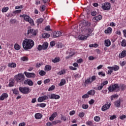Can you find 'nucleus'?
<instances>
[{
	"label": "nucleus",
	"instance_id": "nucleus-1",
	"mask_svg": "<svg viewBox=\"0 0 126 126\" xmlns=\"http://www.w3.org/2000/svg\"><path fill=\"white\" fill-rule=\"evenodd\" d=\"M86 25V22H84L83 23H81L80 24V26H81V34L78 36V39L79 40H81L84 41L86 40L87 38L91 36V33L93 32V30L92 29L88 28V27L85 26Z\"/></svg>",
	"mask_w": 126,
	"mask_h": 126
},
{
	"label": "nucleus",
	"instance_id": "nucleus-2",
	"mask_svg": "<svg viewBox=\"0 0 126 126\" xmlns=\"http://www.w3.org/2000/svg\"><path fill=\"white\" fill-rule=\"evenodd\" d=\"M34 41L32 39H26L23 41L22 45L24 50H30L34 47Z\"/></svg>",
	"mask_w": 126,
	"mask_h": 126
},
{
	"label": "nucleus",
	"instance_id": "nucleus-3",
	"mask_svg": "<svg viewBox=\"0 0 126 126\" xmlns=\"http://www.w3.org/2000/svg\"><path fill=\"white\" fill-rule=\"evenodd\" d=\"M109 92H118L120 91V86H119V84H113L110 86L108 88Z\"/></svg>",
	"mask_w": 126,
	"mask_h": 126
},
{
	"label": "nucleus",
	"instance_id": "nucleus-4",
	"mask_svg": "<svg viewBox=\"0 0 126 126\" xmlns=\"http://www.w3.org/2000/svg\"><path fill=\"white\" fill-rule=\"evenodd\" d=\"M107 68L109 69L108 74L111 75L113 73V71H118L120 69V66L117 65H114L113 66H108Z\"/></svg>",
	"mask_w": 126,
	"mask_h": 126
},
{
	"label": "nucleus",
	"instance_id": "nucleus-5",
	"mask_svg": "<svg viewBox=\"0 0 126 126\" xmlns=\"http://www.w3.org/2000/svg\"><path fill=\"white\" fill-rule=\"evenodd\" d=\"M15 79L18 82H22L25 79V76L22 73H19L15 76Z\"/></svg>",
	"mask_w": 126,
	"mask_h": 126
},
{
	"label": "nucleus",
	"instance_id": "nucleus-6",
	"mask_svg": "<svg viewBox=\"0 0 126 126\" xmlns=\"http://www.w3.org/2000/svg\"><path fill=\"white\" fill-rule=\"evenodd\" d=\"M19 91L23 93V94H28L30 93L31 90L28 87H19Z\"/></svg>",
	"mask_w": 126,
	"mask_h": 126
},
{
	"label": "nucleus",
	"instance_id": "nucleus-7",
	"mask_svg": "<svg viewBox=\"0 0 126 126\" xmlns=\"http://www.w3.org/2000/svg\"><path fill=\"white\" fill-rule=\"evenodd\" d=\"M102 8L104 10H110L111 9V4L109 2H105L102 4Z\"/></svg>",
	"mask_w": 126,
	"mask_h": 126
},
{
	"label": "nucleus",
	"instance_id": "nucleus-8",
	"mask_svg": "<svg viewBox=\"0 0 126 126\" xmlns=\"http://www.w3.org/2000/svg\"><path fill=\"white\" fill-rule=\"evenodd\" d=\"M96 80V76H93L91 78H88L87 80H85V84H91L92 82Z\"/></svg>",
	"mask_w": 126,
	"mask_h": 126
},
{
	"label": "nucleus",
	"instance_id": "nucleus-9",
	"mask_svg": "<svg viewBox=\"0 0 126 126\" xmlns=\"http://www.w3.org/2000/svg\"><path fill=\"white\" fill-rule=\"evenodd\" d=\"M24 74H25L28 78H34V77H36V74L34 73L24 72Z\"/></svg>",
	"mask_w": 126,
	"mask_h": 126
},
{
	"label": "nucleus",
	"instance_id": "nucleus-10",
	"mask_svg": "<svg viewBox=\"0 0 126 126\" xmlns=\"http://www.w3.org/2000/svg\"><path fill=\"white\" fill-rule=\"evenodd\" d=\"M37 33H38V30L30 29L28 30L27 34L30 35H30H32V36H36Z\"/></svg>",
	"mask_w": 126,
	"mask_h": 126
},
{
	"label": "nucleus",
	"instance_id": "nucleus-11",
	"mask_svg": "<svg viewBox=\"0 0 126 126\" xmlns=\"http://www.w3.org/2000/svg\"><path fill=\"white\" fill-rule=\"evenodd\" d=\"M63 36V33L61 32H54L52 33V37L53 38H57V37H60Z\"/></svg>",
	"mask_w": 126,
	"mask_h": 126
},
{
	"label": "nucleus",
	"instance_id": "nucleus-12",
	"mask_svg": "<svg viewBox=\"0 0 126 126\" xmlns=\"http://www.w3.org/2000/svg\"><path fill=\"white\" fill-rule=\"evenodd\" d=\"M111 103H109V104H105V105L102 106L101 108V110L103 111V112H105V111H106V110L110 109V107H111Z\"/></svg>",
	"mask_w": 126,
	"mask_h": 126
},
{
	"label": "nucleus",
	"instance_id": "nucleus-13",
	"mask_svg": "<svg viewBox=\"0 0 126 126\" xmlns=\"http://www.w3.org/2000/svg\"><path fill=\"white\" fill-rule=\"evenodd\" d=\"M48 99H49V97H48V96L44 95L38 97V98L37 99V101L39 103H41L42 102H44L45 100H48Z\"/></svg>",
	"mask_w": 126,
	"mask_h": 126
},
{
	"label": "nucleus",
	"instance_id": "nucleus-14",
	"mask_svg": "<svg viewBox=\"0 0 126 126\" xmlns=\"http://www.w3.org/2000/svg\"><path fill=\"white\" fill-rule=\"evenodd\" d=\"M48 96L49 99H55V100H58L61 98V96L54 94H51L50 95H49Z\"/></svg>",
	"mask_w": 126,
	"mask_h": 126
},
{
	"label": "nucleus",
	"instance_id": "nucleus-15",
	"mask_svg": "<svg viewBox=\"0 0 126 126\" xmlns=\"http://www.w3.org/2000/svg\"><path fill=\"white\" fill-rule=\"evenodd\" d=\"M24 84L25 85H29V86H33V81L31 79H27L24 82Z\"/></svg>",
	"mask_w": 126,
	"mask_h": 126
},
{
	"label": "nucleus",
	"instance_id": "nucleus-16",
	"mask_svg": "<svg viewBox=\"0 0 126 126\" xmlns=\"http://www.w3.org/2000/svg\"><path fill=\"white\" fill-rule=\"evenodd\" d=\"M20 17H23V18H24V20H25V21H26L27 22L31 18V17H30V16H28V15L26 14H23L21 15L20 16Z\"/></svg>",
	"mask_w": 126,
	"mask_h": 126
},
{
	"label": "nucleus",
	"instance_id": "nucleus-17",
	"mask_svg": "<svg viewBox=\"0 0 126 126\" xmlns=\"http://www.w3.org/2000/svg\"><path fill=\"white\" fill-rule=\"evenodd\" d=\"M34 118L36 120H41L43 118V115L40 113H36L34 115Z\"/></svg>",
	"mask_w": 126,
	"mask_h": 126
},
{
	"label": "nucleus",
	"instance_id": "nucleus-18",
	"mask_svg": "<svg viewBox=\"0 0 126 126\" xmlns=\"http://www.w3.org/2000/svg\"><path fill=\"white\" fill-rule=\"evenodd\" d=\"M58 116V113L57 112H54L53 114H52L50 117H49V121H54L55 118Z\"/></svg>",
	"mask_w": 126,
	"mask_h": 126
},
{
	"label": "nucleus",
	"instance_id": "nucleus-19",
	"mask_svg": "<svg viewBox=\"0 0 126 126\" xmlns=\"http://www.w3.org/2000/svg\"><path fill=\"white\" fill-rule=\"evenodd\" d=\"M104 45L105 47H110L111 46V41L110 39H105L104 40Z\"/></svg>",
	"mask_w": 126,
	"mask_h": 126
},
{
	"label": "nucleus",
	"instance_id": "nucleus-20",
	"mask_svg": "<svg viewBox=\"0 0 126 126\" xmlns=\"http://www.w3.org/2000/svg\"><path fill=\"white\" fill-rule=\"evenodd\" d=\"M125 57H126V50H124L122 53L119 54V58H120V59H123V58H125Z\"/></svg>",
	"mask_w": 126,
	"mask_h": 126
},
{
	"label": "nucleus",
	"instance_id": "nucleus-21",
	"mask_svg": "<svg viewBox=\"0 0 126 126\" xmlns=\"http://www.w3.org/2000/svg\"><path fill=\"white\" fill-rule=\"evenodd\" d=\"M8 97V95L6 93H4L1 94V95L0 96V100H1L2 101L3 100V99H6V98H7Z\"/></svg>",
	"mask_w": 126,
	"mask_h": 126
},
{
	"label": "nucleus",
	"instance_id": "nucleus-22",
	"mask_svg": "<svg viewBox=\"0 0 126 126\" xmlns=\"http://www.w3.org/2000/svg\"><path fill=\"white\" fill-rule=\"evenodd\" d=\"M65 83H66V81H65V79H62L61 80L60 83L59 84V86H63Z\"/></svg>",
	"mask_w": 126,
	"mask_h": 126
},
{
	"label": "nucleus",
	"instance_id": "nucleus-23",
	"mask_svg": "<svg viewBox=\"0 0 126 126\" xmlns=\"http://www.w3.org/2000/svg\"><path fill=\"white\" fill-rule=\"evenodd\" d=\"M102 19V16L101 15H98L97 16H95L93 18L94 21H98L99 20H101Z\"/></svg>",
	"mask_w": 126,
	"mask_h": 126
},
{
	"label": "nucleus",
	"instance_id": "nucleus-24",
	"mask_svg": "<svg viewBox=\"0 0 126 126\" xmlns=\"http://www.w3.org/2000/svg\"><path fill=\"white\" fill-rule=\"evenodd\" d=\"M65 73H66V69H63L59 71L57 74L58 75H63V74H65Z\"/></svg>",
	"mask_w": 126,
	"mask_h": 126
},
{
	"label": "nucleus",
	"instance_id": "nucleus-25",
	"mask_svg": "<svg viewBox=\"0 0 126 126\" xmlns=\"http://www.w3.org/2000/svg\"><path fill=\"white\" fill-rule=\"evenodd\" d=\"M104 32L105 34H111L112 33V28L108 27L107 29L105 30Z\"/></svg>",
	"mask_w": 126,
	"mask_h": 126
},
{
	"label": "nucleus",
	"instance_id": "nucleus-26",
	"mask_svg": "<svg viewBox=\"0 0 126 126\" xmlns=\"http://www.w3.org/2000/svg\"><path fill=\"white\" fill-rule=\"evenodd\" d=\"M61 61V58L60 57H56L54 59L52 60V62L54 63H59Z\"/></svg>",
	"mask_w": 126,
	"mask_h": 126
},
{
	"label": "nucleus",
	"instance_id": "nucleus-27",
	"mask_svg": "<svg viewBox=\"0 0 126 126\" xmlns=\"http://www.w3.org/2000/svg\"><path fill=\"white\" fill-rule=\"evenodd\" d=\"M96 92L94 90H92L88 92V95H91V96H93V95H95Z\"/></svg>",
	"mask_w": 126,
	"mask_h": 126
},
{
	"label": "nucleus",
	"instance_id": "nucleus-28",
	"mask_svg": "<svg viewBox=\"0 0 126 126\" xmlns=\"http://www.w3.org/2000/svg\"><path fill=\"white\" fill-rule=\"evenodd\" d=\"M27 22H29L31 24V26H35V23H34V20L32 18H30Z\"/></svg>",
	"mask_w": 126,
	"mask_h": 126
},
{
	"label": "nucleus",
	"instance_id": "nucleus-29",
	"mask_svg": "<svg viewBox=\"0 0 126 126\" xmlns=\"http://www.w3.org/2000/svg\"><path fill=\"white\" fill-rule=\"evenodd\" d=\"M51 69H52V66H51V65H45V68H44V70H45V71H50Z\"/></svg>",
	"mask_w": 126,
	"mask_h": 126
},
{
	"label": "nucleus",
	"instance_id": "nucleus-30",
	"mask_svg": "<svg viewBox=\"0 0 126 126\" xmlns=\"http://www.w3.org/2000/svg\"><path fill=\"white\" fill-rule=\"evenodd\" d=\"M115 105L118 108H120V106H121V100H117L114 102Z\"/></svg>",
	"mask_w": 126,
	"mask_h": 126
},
{
	"label": "nucleus",
	"instance_id": "nucleus-31",
	"mask_svg": "<svg viewBox=\"0 0 126 126\" xmlns=\"http://www.w3.org/2000/svg\"><path fill=\"white\" fill-rule=\"evenodd\" d=\"M103 87H104V86H103L102 84H100L99 85L97 86V88H94V89L95 90H102V89H103Z\"/></svg>",
	"mask_w": 126,
	"mask_h": 126
},
{
	"label": "nucleus",
	"instance_id": "nucleus-32",
	"mask_svg": "<svg viewBox=\"0 0 126 126\" xmlns=\"http://www.w3.org/2000/svg\"><path fill=\"white\" fill-rule=\"evenodd\" d=\"M8 66H9V67H11L12 68L16 67V63H10L8 64Z\"/></svg>",
	"mask_w": 126,
	"mask_h": 126
},
{
	"label": "nucleus",
	"instance_id": "nucleus-33",
	"mask_svg": "<svg viewBox=\"0 0 126 126\" xmlns=\"http://www.w3.org/2000/svg\"><path fill=\"white\" fill-rule=\"evenodd\" d=\"M48 42H44L42 45V50H46V49H48Z\"/></svg>",
	"mask_w": 126,
	"mask_h": 126
},
{
	"label": "nucleus",
	"instance_id": "nucleus-34",
	"mask_svg": "<svg viewBox=\"0 0 126 126\" xmlns=\"http://www.w3.org/2000/svg\"><path fill=\"white\" fill-rule=\"evenodd\" d=\"M46 106V103H40V104H37L36 105V107H40V108H45Z\"/></svg>",
	"mask_w": 126,
	"mask_h": 126
},
{
	"label": "nucleus",
	"instance_id": "nucleus-35",
	"mask_svg": "<svg viewBox=\"0 0 126 126\" xmlns=\"http://www.w3.org/2000/svg\"><path fill=\"white\" fill-rule=\"evenodd\" d=\"M44 21V19L42 18H40L39 19H38L36 21V23H37V25H39V24H41L42 22Z\"/></svg>",
	"mask_w": 126,
	"mask_h": 126
},
{
	"label": "nucleus",
	"instance_id": "nucleus-36",
	"mask_svg": "<svg viewBox=\"0 0 126 126\" xmlns=\"http://www.w3.org/2000/svg\"><path fill=\"white\" fill-rule=\"evenodd\" d=\"M21 48V47L18 44H17V43L15 44L14 49L17 50V51H18L19 50H20Z\"/></svg>",
	"mask_w": 126,
	"mask_h": 126
},
{
	"label": "nucleus",
	"instance_id": "nucleus-37",
	"mask_svg": "<svg viewBox=\"0 0 126 126\" xmlns=\"http://www.w3.org/2000/svg\"><path fill=\"white\" fill-rule=\"evenodd\" d=\"M50 35L47 33H44L42 34V37L44 38H48L50 37Z\"/></svg>",
	"mask_w": 126,
	"mask_h": 126
},
{
	"label": "nucleus",
	"instance_id": "nucleus-38",
	"mask_svg": "<svg viewBox=\"0 0 126 126\" xmlns=\"http://www.w3.org/2000/svg\"><path fill=\"white\" fill-rule=\"evenodd\" d=\"M121 45L122 47H126V39H123Z\"/></svg>",
	"mask_w": 126,
	"mask_h": 126
},
{
	"label": "nucleus",
	"instance_id": "nucleus-39",
	"mask_svg": "<svg viewBox=\"0 0 126 126\" xmlns=\"http://www.w3.org/2000/svg\"><path fill=\"white\" fill-rule=\"evenodd\" d=\"M94 120L95 122H98L101 120V118H100V117L96 116L94 117Z\"/></svg>",
	"mask_w": 126,
	"mask_h": 126
},
{
	"label": "nucleus",
	"instance_id": "nucleus-40",
	"mask_svg": "<svg viewBox=\"0 0 126 126\" xmlns=\"http://www.w3.org/2000/svg\"><path fill=\"white\" fill-rule=\"evenodd\" d=\"M89 47L90 48H97V47H98V44L96 43L90 44Z\"/></svg>",
	"mask_w": 126,
	"mask_h": 126
},
{
	"label": "nucleus",
	"instance_id": "nucleus-41",
	"mask_svg": "<svg viewBox=\"0 0 126 126\" xmlns=\"http://www.w3.org/2000/svg\"><path fill=\"white\" fill-rule=\"evenodd\" d=\"M62 123V121L60 120H56L53 122H52V125H58V124H61Z\"/></svg>",
	"mask_w": 126,
	"mask_h": 126
},
{
	"label": "nucleus",
	"instance_id": "nucleus-42",
	"mask_svg": "<svg viewBox=\"0 0 126 126\" xmlns=\"http://www.w3.org/2000/svg\"><path fill=\"white\" fill-rule=\"evenodd\" d=\"M8 9H9L8 7H3V8H2L1 11L2 12H6V11H7Z\"/></svg>",
	"mask_w": 126,
	"mask_h": 126
},
{
	"label": "nucleus",
	"instance_id": "nucleus-43",
	"mask_svg": "<svg viewBox=\"0 0 126 126\" xmlns=\"http://www.w3.org/2000/svg\"><path fill=\"white\" fill-rule=\"evenodd\" d=\"M85 115V113L83 112H80L78 114V116L80 118H83L84 116Z\"/></svg>",
	"mask_w": 126,
	"mask_h": 126
},
{
	"label": "nucleus",
	"instance_id": "nucleus-44",
	"mask_svg": "<svg viewBox=\"0 0 126 126\" xmlns=\"http://www.w3.org/2000/svg\"><path fill=\"white\" fill-rule=\"evenodd\" d=\"M39 74H40L41 76H44V75L46 74V72H45L44 70H41L39 71Z\"/></svg>",
	"mask_w": 126,
	"mask_h": 126
},
{
	"label": "nucleus",
	"instance_id": "nucleus-45",
	"mask_svg": "<svg viewBox=\"0 0 126 126\" xmlns=\"http://www.w3.org/2000/svg\"><path fill=\"white\" fill-rule=\"evenodd\" d=\"M40 11H44L45 9H46V6H45V5L40 6Z\"/></svg>",
	"mask_w": 126,
	"mask_h": 126
},
{
	"label": "nucleus",
	"instance_id": "nucleus-46",
	"mask_svg": "<svg viewBox=\"0 0 126 126\" xmlns=\"http://www.w3.org/2000/svg\"><path fill=\"white\" fill-rule=\"evenodd\" d=\"M98 75H100L101 76H103V77L106 76V74L104 73L103 71H100L98 72Z\"/></svg>",
	"mask_w": 126,
	"mask_h": 126
},
{
	"label": "nucleus",
	"instance_id": "nucleus-47",
	"mask_svg": "<svg viewBox=\"0 0 126 126\" xmlns=\"http://www.w3.org/2000/svg\"><path fill=\"white\" fill-rule=\"evenodd\" d=\"M118 96L117 94L112 95L111 96V101H113V100H114V99H116V98H118Z\"/></svg>",
	"mask_w": 126,
	"mask_h": 126
},
{
	"label": "nucleus",
	"instance_id": "nucleus-48",
	"mask_svg": "<svg viewBox=\"0 0 126 126\" xmlns=\"http://www.w3.org/2000/svg\"><path fill=\"white\" fill-rule=\"evenodd\" d=\"M21 59L23 62H27V61H28V58H27L26 57H23L21 58Z\"/></svg>",
	"mask_w": 126,
	"mask_h": 126
},
{
	"label": "nucleus",
	"instance_id": "nucleus-49",
	"mask_svg": "<svg viewBox=\"0 0 126 126\" xmlns=\"http://www.w3.org/2000/svg\"><path fill=\"white\" fill-rule=\"evenodd\" d=\"M55 88H56V87L54 85H52L49 88L48 91H53Z\"/></svg>",
	"mask_w": 126,
	"mask_h": 126
},
{
	"label": "nucleus",
	"instance_id": "nucleus-50",
	"mask_svg": "<svg viewBox=\"0 0 126 126\" xmlns=\"http://www.w3.org/2000/svg\"><path fill=\"white\" fill-rule=\"evenodd\" d=\"M116 34H117V35H119V36H121V35H122V32H121V31H120V30H117L116 32H115Z\"/></svg>",
	"mask_w": 126,
	"mask_h": 126
},
{
	"label": "nucleus",
	"instance_id": "nucleus-51",
	"mask_svg": "<svg viewBox=\"0 0 126 126\" xmlns=\"http://www.w3.org/2000/svg\"><path fill=\"white\" fill-rule=\"evenodd\" d=\"M94 103H95V100L94 99H91V100L89 101L90 105H93Z\"/></svg>",
	"mask_w": 126,
	"mask_h": 126
},
{
	"label": "nucleus",
	"instance_id": "nucleus-52",
	"mask_svg": "<svg viewBox=\"0 0 126 126\" xmlns=\"http://www.w3.org/2000/svg\"><path fill=\"white\" fill-rule=\"evenodd\" d=\"M13 94H18V90L16 89H14L12 90Z\"/></svg>",
	"mask_w": 126,
	"mask_h": 126
},
{
	"label": "nucleus",
	"instance_id": "nucleus-53",
	"mask_svg": "<svg viewBox=\"0 0 126 126\" xmlns=\"http://www.w3.org/2000/svg\"><path fill=\"white\" fill-rule=\"evenodd\" d=\"M83 99H86V98H89V95L88 94H85L82 96Z\"/></svg>",
	"mask_w": 126,
	"mask_h": 126
},
{
	"label": "nucleus",
	"instance_id": "nucleus-54",
	"mask_svg": "<svg viewBox=\"0 0 126 126\" xmlns=\"http://www.w3.org/2000/svg\"><path fill=\"white\" fill-rule=\"evenodd\" d=\"M14 86V82L13 81H11V82H9V87H12V86Z\"/></svg>",
	"mask_w": 126,
	"mask_h": 126
},
{
	"label": "nucleus",
	"instance_id": "nucleus-55",
	"mask_svg": "<svg viewBox=\"0 0 126 126\" xmlns=\"http://www.w3.org/2000/svg\"><path fill=\"white\" fill-rule=\"evenodd\" d=\"M41 65H43V63H37L35 64L36 67H37V68L40 67V66H41Z\"/></svg>",
	"mask_w": 126,
	"mask_h": 126
},
{
	"label": "nucleus",
	"instance_id": "nucleus-56",
	"mask_svg": "<svg viewBox=\"0 0 126 126\" xmlns=\"http://www.w3.org/2000/svg\"><path fill=\"white\" fill-rule=\"evenodd\" d=\"M88 107L89 106L87 104H83L82 106L83 109H88Z\"/></svg>",
	"mask_w": 126,
	"mask_h": 126
},
{
	"label": "nucleus",
	"instance_id": "nucleus-57",
	"mask_svg": "<svg viewBox=\"0 0 126 126\" xmlns=\"http://www.w3.org/2000/svg\"><path fill=\"white\" fill-rule=\"evenodd\" d=\"M61 120L62 121L65 122V121H66V117H65V116H63V115H61Z\"/></svg>",
	"mask_w": 126,
	"mask_h": 126
},
{
	"label": "nucleus",
	"instance_id": "nucleus-58",
	"mask_svg": "<svg viewBox=\"0 0 126 126\" xmlns=\"http://www.w3.org/2000/svg\"><path fill=\"white\" fill-rule=\"evenodd\" d=\"M109 82L108 81H104L103 83H101V84L103 86H105V85H107Z\"/></svg>",
	"mask_w": 126,
	"mask_h": 126
},
{
	"label": "nucleus",
	"instance_id": "nucleus-59",
	"mask_svg": "<svg viewBox=\"0 0 126 126\" xmlns=\"http://www.w3.org/2000/svg\"><path fill=\"white\" fill-rule=\"evenodd\" d=\"M126 118V116L125 115H122L120 117V120H125Z\"/></svg>",
	"mask_w": 126,
	"mask_h": 126
},
{
	"label": "nucleus",
	"instance_id": "nucleus-60",
	"mask_svg": "<svg viewBox=\"0 0 126 126\" xmlns=\"http://www.w3.org/2000/svg\"><path fill=\"white\" fill-rule=\"evenodd\" d=\"M115 119H117V116L116 115H112L110 117V120H115Z\"/></svg>",
	"mask_w": 126,
	"mask_h": 126
},
{
	"label": "nucleus",
	"instance_id": "nucleus-61",
	"mask_svg": "<svg viewBox=\"0 0 126 126\" xmlns=\"http://www.w3.org/2000/svg\"><path fill=\"white\" fill-rule=\"evenodd\" d=\"M75 111L72 110L69 112L70 116H73V115H75Z\"/></svg>",
	"mask_w": 126,
	"mask_h": 126
},
{
	"label": "nucleus",
	"instance_id": "nucleus-62",
	"mask_svg": "<svg viewBox=\"0 0 126 126\" xmlns=\"http://www.w3.org/2000/svg\"><path fill=\"white\" fill-rule=\"evenodd\" d=\"M55 45H56V42L53 41L50 42V46L51 47H54V46H55Z\"/></svg>",
	"mask_w": 126,
	"mask_h": 126
},
{
	"label": "nucleus",
	"instance_id": "nucleus-63",
	"mask_svg": "<svg viewBox=\"0 0 126 126\" xmlns=\"http://www.w3.org/2000/svg\"><path fill=\"white\" fill-rule=\"evenodd\" d=\"M45 126H53V123L51 122H48L46 123Z\"/></svg>",
	"mask_w": 126,
	"mask_h": 126
},
{
	"label": "nucleus",
	"instance_id": "nucleus-64",
	"mask_svg": "<svg viewBox=\"0 0 126 126\" xmlns=\"http://www.w3.org/2000/svg\"><path fill=\"white\" fill-rule=\"evenodd\" d=\"M26 126V123L23 122V123H20L19 124V126Z\"/></svg>",
	"mask_w": 126,
	"mask_h": 126
}]
</instances>
